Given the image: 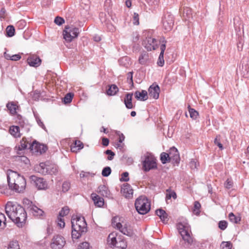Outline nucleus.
Here are the masks:
<instances>
[{
    "label": "nucleus",
    "instance_id": "774afa93",
    "mask_svg": "<svg viewBox=\"0 0 249 249\" xmlns=\"http://www.w3.org/2000/svg\"><path fill=\"white\" fill-rule=\"evenodd\" d=\"M133 72L132 71L129 72L127 74V80H129V83H131L132 85H133Z\"/></svg>",
    "mask_w": 249,
    "mask_h": 249
},
{
    "label": "nucleus",
    "instance_id": "1a4fd4ad",
    "mask_svg": "<svg viewBox=\"0 0 249 249\" xmlns=\"http://www.w3.org/2000/svg\"><path fill=\"white\" fill-rule=\"evenodd\" d=\"M162 24L165 32L172 30L174 24V18L173 15L170 13H166L162 18Z\"/></svg>",
    "mask_w": 249,
    "mask_h": 249
},
{
    "label": "nucleus",
    "instance_id": "052dcab7",
    "mask_svg": "<svg viewBox=\"0 0 249 249\" xmlns=\"http://www.w3.org/2000/svg\"><path fill=\"white\" fill-rule=\"evenodd\" d=\"M225 187L227 189H231L233 185V182L232 180L229 178H228L225 183Z\"/></svg>",
    "mask_w": 249,
    "mask_h": 249
},
{
    "label": "nucleus",
    "instance_id": "c9c22d12",
    "mask_svg": "<svg viewBox=\"0 0 249 249\" xmlns=\"http://www.w3.org/2000/svg\"><path fill=\"white\" fill-rule=\"evenodd\" d=\"M148 59V54L147 53H142L139 58V63L142 65H144L146 63Z\"/></svg>",
    "mask_w": 249,
    "mask_h": 249
},
{
    "label": "nucleus",
    "instance_id": "4468645a",
    "mask_svg": "<svg viewBox=\"0 0 249 249\" xmlns=\"http://www.w3.org/2000/svg\"><path fill=\"white\" fill-rule=\"evenodd\" d=\"M239 69L241 74L244 77H249V59L248 57L243 58L241 61Z\"/></svg>",
    "mask_w": 249,
    "mask_h": 249
},
{
    "label": "nucleus",
    "instance_id": "20e7f679",
    "mask_svg": "<svg viewBox=\"0 0 249 249\" xmlns=\"http://www.w3.org/2000/svg\"><path fill=\"white\" fill-rule=\"evenodd\" d=\"M135 207L139 213L145 214L150 210V202L145 196H141L135 200Z\"/></svg>",
    "mask_w": 249,
    "mask_h": 249
},
{
    "label": "nucleus",
    "instance_id": "7c9ffc66",
    "mask_svg": "<svg viewBox=\"0 0 249 249\" xmlns=\"http://www.w3.org/2000/svg\"><path fill=\"white\" fill-rule=\"evenodd\" d=\"M10 133L15 138L19 137L20 133L19 132V127L18 126L13 125L10 127Z\"/></svg>",
    "mask_w": 249,
    "mask_h": 249
},
{
    "label": "nucleus",
    "instance_id": "e433bc0d",
    "mask_svg": "<svg viewBox=\"0 0 249 249\" xmlns=\"http://www.w3.org/2000/svg\"><path fill=\"white\" fill-rule=\"evenodd\" d=\"M6 36L8 37H12L15 35V29L13 25H9L6 29Z\"/></svg>",
    "mask_w": 249,
    "mask_h": 249
},
{
    "label": "nucleus",
    "instance_id": "13d9d810",
    "mask_svg": "<svg viewBox=\"0 0 249 249\" xmlns=\"http://www.w3.org/2000/svg\"><path fill=\"white\" fill-rule=\"evenodd\" d=\"M129 173L127 172H124L122 174V177L120 179L121 181H128L129 180V178H128Z\"/></svg>",
    "mask_w": 249,
    "mask_h": 249
},
{
    "label": "nucleus",
    "instance_id": "a211bd4d",
    "mask_svg": "<svg viewBox=\"0 0 249 249\" xmlns=\"http://www.w3.org/2000/svg\"><path fill=\"white\" fill-rule=\"evenodd\" d=\"M160 88L157 84H153L148 89L149 96L155 99H158L159 97Z\"/></svg>",
    "mask_w": 249,
    "mask_h": 249
},
{
    "label": "nucleus",
    "instance_id": "bb28decb",
    "mask_svg": "<svg viewBox=\"0 0 249 249\" xmlns=\"http://www.w3.org/2000/svg\"><path fill=\"white\" fill-rule=\"evenodd\" d=\"M6 107L11 114L14 115L17 113V110L19 107L17 103L15 102H9L6 104Z\"/></svg>",
    "mask_w": 249,
    "mask_h": 249
},
{
    "label": "nucleus",
    "instance_id": "c85d7f7f",
    "mask_svg": "<svg viewBox=\"0 0 249 249\" xmlns=\"http://www.w3.org/2000/svg\"><path fill=\"white\" fill-rule=\"evenodd\" d=\"M98 192L103 196L108 197L110 195V191L108 188L104 185H100L98 188Z\"/></svg>",
    "mask_w": 249,
    "mask_h": 249
},
{
    "label": "nucleus",
    "instance_id": "4be33fe9",
    "mask_svg": "<svg viewBox=\"0 0 249 249\" xmlns=\"http://www.w3.org/2000/svg\"><path fill=\"white\" fill-rule=\"evenodd\" d=\"M84 147L83 143L80 140H75L73 143L71 145V152L77 153Z\"/></svg>",
    "mask_w": 249,
    "mask_h": 249
},
{
    "label": "nucleus",
    "instance_id": "f257e3e1",
    "mask_svg": "<svg viewBox=\"0 0 249 249\" xmlns=\"http://www.w3.org/2000/svg\"><path fill=\"white\" fill-rule=\"evenodd\" d=\"M5 212L9 218L18 227H22L27 219L25 208L17 203L8 202L5 206Z\"/></svg>",
    "mask_w": 249,
    "mask_h": 249
},
{
    "label": "nucleus",
    "instance_id": "473e14b6",
    "mask_svg": "<svg viewBox=\"0 0 249 249\" xmlns=\"http://www.w3.org/2000/svg\"><path fill=\"white\" fill-rule=\"evenodd\" d=\"M115 247L121 249H125L127 247L126 242L123 238L118 237Z\"/></svg>",
    "mask_w": 249,
    "mask_h": 249
},
{
    "label": "nucleus",
    "instance_id": "69168bd1",
    "mask_svg": "<svg viewBox=\"0 0 249 249\" xmlns=\"http://www.w3.org/2000/svg\"><path fill=\"white\" fill-rule=\"evenodd\" d=\"M189 166L192 169H195L197 167V163L195 160L192 159L189 162Z\"/></svg>",
    "mask_w": 249,
    "mask_h": 249
},
{
    "label": "nucleus",
    "instance_id": "79ce46f5",
    "mask_svg": "<svg viewBox=\"0 0 249 249\" xmlns=\"http://www.w3.org/2000/svg\"><path fill=\"white\" fill-rule=\"evenodd\" d=\"M7 249H20L19 245L17 241H12L9 243Z\"/></svg>",
    "mask_w": 249,
    "mask_h": 249
},
{
    "label": "nucleus",
    "instance_id": "dca6fc26",
    "mask_svg": "<svg viewBox=\"0 0 249 249\" xmlns=\"http://www.w3.org/2000/svg\"><path fill=\"white\" fill-rule=\"evenodd\" d=\"M116 228L124 234L129 237H132L134 235L133 230L130 226L125 224L123 227L122 224L119 222L116 223Z\"/></svg>",
    "mask_w": 249,
    "mask_h": 249
},
{
    "label": "nucleus",
    "instance_id": "ddd939ff",
    "mask_svg": "<svg viewBox=\"0 0 249 249\" xmlns=\"http://www.w3.org/2000/svg\"><path fill=\"white\" fill-rule=\"evenodd\" d=\"M142 45L148 51L155 50L158 47V41L151 37H147L143 41Z\"/></svg>",
    "mask_w": 249,
    "mask_h": 249
},
{
    "label": "nucleus",
    "instance_id": "4c0bfd02",
    "mask_svg": "<svg viewBox=\"0 0 249 249\" xmlns=\"http://www.w3.org/2000/svg\"><path fill=\"white\" fill-rule=\"evenodd\" d=\"M28 142L26 138H23L20 142V144L18 146V150L19 151L26 149Z\"/></svg>",
    "mask_w": 249,
    "mask_h": 249
},
{
    "label": "nucleus",
    "instance_id": "7ed1b4c3",
    "mask_svg": "<svg viewBox=\"0 0 249 249\" xmlns=\"http://www.w3.org/2000/svg\"><path fill=\"white\" fill-rule=\"evenodd\" d=\"M71 223V237L73 239H77L87 232V224L84 216L73 215Z\"/></svg>",
    "mask_w": 249,
    "mask_h": 249
},
{
    "label": "nucleus",
    "instance_id": "9b49d317",
    "mask_svg": "<svg viewBox=\"0 0 249 249\" xmlns=\"http://www.w3.org/2000/svg\"><path fill=\"white\" fill-rule=\"evenodd\" d=\"M65 244V239L62 236L56 235L52 239L51 247L52 249H62Z\"/></svg>",
    "mask_w": 249,
    "mask_h": 249
},
{
    "label": "nucleus",
    "instance_id": "f3484780",
    "mask_svg": "<svg viewBox=\"0 0 249 249\" xmlns=\"http://www.w3.org/2000/svg\"><path fill=\"white\" fill-rule=\"evenodd\" d=\"M27 63L31 67H37L41 63V59L35 54L30 55L27 59Z\"/></svg>",
    "mask_w": 249,
    "mask_h": 249
},
{
    "label": "nucleus",
    "instance_id": "8fccbe9b",
    "mask_svg": "<svg viewBox=\"0 0 249 249\" xmlns=\"http://www.w3.org/2000/svg\"><path fill=\"white\" fill-rule=\"evenodd\" d=\"M23 204L24 205L25 209L26 208L28 211L30 210V208L32 205H34L33 202L27 198L23 199Z\"/></svg>",
    "mask_w": 249,
    "mask_h": 249
},
{
    "label": "nucleus",
    "instance_id": "0eeeda50",
    "mask_svg": "<svg viewBox=\"0 0 249 249\" xmlns=\"http://www.w3.org/2000/svg\"><path fill=\"white\" fill-rule=\"evenodd\" d=\"M38 169L39 170L38 172L43 175H56L58 173L57 166L54 164H50L49 161L41 162Z\"/></svg>",
    "mask_w": 249,
    "mask_h": 249
},
{
    "label": "nucleus",
    "instance_id": "f03ea898",
    "mask_svg": "<svg viewBox=\"0 0 249 249\" xmlns=\"http://www.w3.org/2000/svg\"><path fill=\"white\" fill-rule=\"evenodd\" d=\"M7 178L9 189L16 193L23 192L26 186V181L23 176L12 170H8Z\"/></svg>",
    "mask_w": 249,
    "mask_h": 249
},
{
    "label": "nucleus",
    "instance_id": "bf43d9fd",
    "mask_svg": "<svg viewBox=\"0 0 249 249\" xmlns=\"http://www.w3.org/2000/svg\"><path fill=\"white\" fill-rule=\"evenodd\" d=\"M70 188V183L69 182L65 181L63 182L62 186V191L63 192H67Z\"/></svg>",
    "mask_w": 249,
    "mask_h": 249
},
{
    "label": "nucleus",
    "instance_id": "4d7b16f0",
    "mask_svg": "<svg viewBox=\"0 0 249 249\" xmlns=\"http://www.w3.org/2000/svg\"><path fill=\"white\" fill-rule=\"evenodd\" d=\"M64 22L65 20L64 18L58 16L56 17L54 20V22L59 26L61 25L63 23H64Z\"/></svg>",
    "mask_w": 249,
    "mask_h": 249
},
{
    "label": "nucleus",
    "instance_id": "5701e85b",
    "mask_svg": "<svg viewBox=\"0 0 249 249\" xmlns=\"http://www.w3.org/2000/svg\"><path fill=\"white\" fill-rule=\"evenodd\" d=\"M134 95L138 100L144 101L148 98L147 92L145 90H142L141 92L137 90L134 93Z\"/></svg>",
    "mask_w": 249,
    "mask_h": 249
},
{
    "label": "nucleus",
    "instance_id": "a878e982",
    "mask_svg": "<svg viewBox=\"0 0 249 249\" xmlns=\"http://www.w3.org/2000/svg\"><path fill=\"white\" fill-rule=\"evenodd\" d=\"M156 215L160 217L163 223H166L168 220V214L163 209H158L155 211Z\"/></svg>",
    "mask_w": 249,
    "mask_h": 249
},
{
    "label": "nucleus",
    "instance_id": "58836bf2",
    "mask_svg": "<svg viewBox=\"0 0 249 249\" xmlns=\"http://www.w3.org/2000/svg\"><path fill=\"white\" fill-rule=\"evenodd\" d=\"M73 95V93L71 92L67 93L63 99V101L64 104H67L70 103L72 100Z\"/></svg>",
    "mask_w": 249,
    "mask_h": 249
},
{
    "label": "nucleus",
    "instance_id": "f704fd0d",
    "mask_svg": "<svg viewBox=\"0 0 249 249\" xmlns=\"http://www.w3.org/2000/svg\"><path fill=\"white\" fill-rule=\"evenodd\" d=\"M188 108L190 117L193 120H196L198 116V112L195 109L191 108L189 105Z\"/></svg>",
    "mask_w": 249,
    "mask_h": 249
},
{
    "label": "nucleus",
    "instance_id": "09e8293b",
    "mask_svg": "<svg viewBox=\"0 0 249 249\" xmlns=\"http://www.w3.org/2000/svg\"><path fill=\"white\" fill-rule=\"evenodd\" d=\"M56 222L57 223V226L60 228H63L65 227V223L63 217H59V216H58Z\"/></svg>",
    "mask_w": 249,
    "mask_h": 249
},
{
    "label": "nucleus",
    "instance_id": "603ef678",
    "mask_svg": "<svg viewBox=\"0 0 249 249\" xmlns=\"http://www.w3.org/2000/svg\"><path fill=\"white\" fill-rule=\"evenodd\" d=\"M231 244L230 242H222L220 247L221 249H231Z\"/></svg>",
    "mask_w": 249,
    "mask_h": 249
},
{
    "label": "nucleus",
    "instance_id": "cd10ccee",
    "mask_svg": "<svg viewBox=\"0 0 249 249\" xmlns=\"http://www.w3.org/2000/svg\"><path fill=\"white\" fill-rule=\"evenodd\" d=\"M29 211L35 216H40L43 215L44 213V211L36 205H32L30 210Z\"/></svg>",
    "mask_w": 249,
    "mask_h": 249
},
{
    "label": "nucleus",
    "instance_id": "2eb2a0df",
    "mask_svg": "<svg viewBox=\"0 0 249 249\" xmlns=\"http://www.w3.org/2000/svg\"><path fill=\"white\" fill-rule=\"evenodd\" d=\"M161 43L160 46V53L158 60L157 64L159 66L162 67L164 64V60L163 58L164 53L166 49V40L164 37H161L159 41Z\"/></svg>",
    "mask_w": 249,
    "mask_h": 249
},
{
    "label": "nucleus",
    "instance_id": "aec40b11",
    "mask_svg": "<svg viewBox=\"0 0 249 249\" xmlns=\"http://www.w3.org/2000/svg\"><path fill=\"white\" fill-rule=\"evenodd\" d=\"M121 192L126 198H130L133 196V190L131 186L127 183L124 184L121 188Z\"/></svg>",
    "mask_w": 249,
    "mask_h": 249
},
{
    "label": "nucleus",
    "instance_id": "a18cd8bd",
    "mask_svg": "<svg viewBox=\"0 0 249 249\" xmlns=\"http://www.w3.org/2000/svg\"><path fill=\"white\" fill-rule=\"evenodd\" d=\"M69 208L68 206L63 207L62 210L59 212L58 216L59 217H63L64 216L67 215L69 213Z\"/></svg>",
    "mask_w": 249,
    "mask_h": 249
},
{
    "label": "nucleus",
    "instance_id": "6e6d98bb",
    "mask_svg": "<svg viewBox=\"0 0 249 249\" xmlns=\"http://www.w3.org/2000/svg\"><path fill=\"white\" fill-rule=\"evenodd\" d=\"M77 249H90V247L89 243L85 242L79 245Z\"/></svg>",
    "mask_w": 249,
    "mask_h": 249
},
{
    "label": "nucleus",
    "instance_id": "e2e57ef3",
    "mask_svg": "<svg viewBox=\"0 0 249 249\" xmlns=\"http://www.w3.org/2000/svg\"><path fill=\"white\" fill-rule=\"evenodd\" d=\"M133 18V24L135 25H139V16L138 14H137L136 13H134Z\"/></svg>",
    "mask_w": 249,
    "mask_h": 249
},
{
    "label": "nucleus",
    "instance_id": "6e6552de",
    "mask_svg": "<svg viewBox=\"0 0 249 249\" xmlns=\"http://www.w3.org/2000/svg\"><path fill=\"white\" fill-rule=\"evenodd\" d=\"M156 160L152 157L147 156L145 160L142 161V169L145 172H148L151 169L157 168Z\"/></svg>",
    "mask_w": 249,
    "mask_h": 249
},
{
    "label": "nucleus",
    "instance_id": "338daca9",
    "mask_svg": "<svg viewBox=\"0 0 249 249\" xmlns=\"http://www.w3.org/2000/svg\"><path fill=\"white\" fill-rule=\"evenodd\" d=\"M6 11L4 7L0 8V19L4 18L6 16Z\"/></svg>",
    "mask_w": 249,
    "mask_h": 249
},
{
    "label": "nucleus",
    "instance_id": "680f3d73",
    "mask_svg": "<svg viewBox=\"0 0 249 249\" xmlns=\"http://www.w3.org/2000/svg\"><path fill=\"white\" fill-rule=\"evenodd\" d=\"M171 197H173L174 199H176L177 198V195L176 193L174 191L170 192L169 193L166 194V199H170Z\"/></svg>",
    "mask_w": 249,
    "mask_h": 249
},
{
    "label": "nucleus",
    "instance_id": "a19ab883",
    "mask_svg": "<svg viewBox=\"0 0 249 249\" xmlns=\"http://www.w3.org/2000/svg\"><path fill=\"white\" fill-rule=\"evenodd\" d=\"M229 218L230 220L234 223H238L241 220V217L236 216L233 213H229Z\"/></svg>",
    "mask_w": 249,
    "mask_h": 249
},
{
    "label": "nucleus",
    "instance_id": "3c124183",
    "mask_svg": "<svg viewBox=\"0 0 249 249\" xmlns=\"http://www.w3.org/2000/svg\"><path fill=\"white\" fill-rule=\"evenodd\" d=\"M214 143L215 145H217L220 150L223 149V146L222 144L220 142V136H216L214 140Z\"/></svg>",
    "mask_w": 249,
    "mask_h": 249
},
{
    "label": "nucleus",
    "instance_id": "393cba45",
    "mask_svg": "<svg viewBox=\"0 0 249 249\" xmlns=\"http://www.w3.org/2000/svg\"><path fill=\"white\" fill-rule=\"evenodd\" d=\"M132 93H127L125 95L124 100V103L126 107L128 109H132L134 107L132 102Z\"/></svg>",
    "mask_w": 249,
    "mask_h": 249
},
{
    "label": "nucleus",
    "instance_id": "c03bdc74",
    "mask_svg": "<svg viewBox=\"0 0 249 249\" xmlns=\"http://www.w3.org/2000/svg\"><path fill=\"white\" fill-rule=\"evenodd\" d=\"M111 173V169L109 166L105 167L102 171V175L104 177H108Z\"/></svg>",
    "mask_w": 249,
    "mask_h": 249
},
{
    "label": "nucleus",
    "instance_id": "c756f323",
    "mask_svg": "<svg viewBox=\"0 0 249 249\" xmlns=\"http://www.w3.org/2000/svg\"><path fill=\"white\" fill-rule=\"evenodd\" d=\"M109 88L107 90L106 93L109 96L115 95L118 91L119 89L115 84H112L108 86Z\"/></svg>",
    "mask_w": 249,
    "mask_h": 249
},
{
    "label": "nucleus",
    "instance_id": "412c9836",
    "mask_svg": "<svg viewBox=\"0 0 249 249\" xmlns=\"http://www.w3.org/2000/svg\"><path fill=\"white\" fill-rule=\"evenodd\" d=\"M179 13L185 20L190 21V19L192 18V10L189 7H181L179 9Z\"/></svg>",
    "mask_w": 249,
    "mask_h": 249
},
{
    "label": "nucleus",
    "instance_id": "ea45409f",
    "mask_svg": "<svg viewBox=\"0 0 249 249\" xmlns=\"http://www.w3.org/2000/svg\"><path fill=\"white\" fill-rule=\"evenodd\" d=\"M6 225V217L3 213H0V230L4 229Z\"/></svg>",
    "mask_w": 249,
    "mask_h": 249
},
{
    "label": "nucleus",
    "instance_id": "0e129e2a",
    "mask_svg": "<svg viewBox=\"0 0 249 249\" xmlns=\"http://www.w3.org/2000/svg\"><path fill=\"white\" fill-rule=\"evenodd\" d=\"M16 122L19 124L21 127H23L24 123L21 115H18Z\"/></svg>",
    "mask_w": 249,
    "mask_h": 249
},
{
    "label": "nucleus",
    "instance_id": "423d86ee",
    "mask_svg": "<svg viewBox=\"0 0 249 249\" xmlns=\"http://www.w3.org/2000/svg\"><path fill=\"white\" fill-rule=\"evenodd\" d=\"M80 33L79 29L73 26H66L63 32V37L67 42H71L77 38Z\"/></svg>",
    "mask_w": 249,
    "mask_h": 249
},
{
    "label": "nucleus",
    "instance_id": "49530a36",
    "mask_svg": "<svg viewBox=\"0 0 249 249\" xmlns=\"http://www.w3.org/2000/svg\"><path fill=\"white\" fill-rule=\"evenodd\" d=\"M99 18L102 23H104L106 24H108V21L107 17V15L104 12H101L99 14Z\"/></svg>",
    "mask_w": 249,
    "mask_h": 249
},
{
    "label": "nucleus",
    "instance_id": "9d476101",
    "mask_svg": "<svg viewBox=\"0 0 249 249\" xmlns=\"http://www.w3.org/2000/svg\"><path fill=\"white\" fill-rule=\"evenodd\" d=\"M31 183L36 186L38 190H45L47 188V183L42 178L33 175L30 177Z\"/></svg>",
    "mask_w": 249,
    "mask_h": 249
},
{
    "label": "nucleus",
    "instance_id": "6ab92c4d",
    "mask_svg": "<svg viewBox=\"0 0 249 249\" xmlns=\"http://www.w3.org/2000/svg\"><path fill=\"white\" fill-rule=\"evenodd\" d=\"M169 153L171 161L172 160L174 163L178 164L180 161V157L178 149L175 147H172L170 149Z\"/></svg>",
    "mask_w": 249,
    "mask_h": 249
},
{
    "label": "nucleus",
    "instance_id": "f8f14e48",
    "mask_svg": "<svg viewBox=\"0 0 249 249\" xmlns=\"http://www.w3.org/2000/svg\"><path fill=\"white\" fill-rule=\"evenodd\" d=\"M29 145V149L32 153H39L40 154H41L45 153L47 150L46 145L39 143L36 140H34Z\"/></svg>",
    "mask_w": 249,
    "mask_h": 249
},
{
    "label": "nucleus",
    "instance_id": "37998d69",
    "mask_svg": "<svg viewBox=\"0 0 249 249\" xmlns=\"http://www.w3.org/2000/svg\"><path fill=\"white\" fill-rule=\"evenodd\" d=\"M201 207L200 203L198 201H195L194 203L193 213L194 214L198 215L200 213V208Z\"/></svg>",
    "mask_w": 249,
    "mask_h": 249
},
{
    "label": "nucleus",
    "instance_id": "72a5a7b5",
    "mask_svg": "<svg viewBox=\"0 0 249 249\" xmlns=\"http://www.w3.org/2000/svg\"><path fill=\"white\" fill-rule=\"evenodd\" d=\"M118 238L116 237V233L112 232L110 233L107 238L108 242H110V244L113 246H116Z\"/></svg>",
    "mask_w": 249,
    "mask_h": 249
},
{
    "label": "nucleus",
    "instance_id": "5fc2aeb1",
    "mask_svg": "<svg viewBox=\"0 0 249 249\" xmlns=\"http://www.w3.org/2000/svg\"><path fill=\"white\" fill-rule=\"evenodd\" d=\"M105 153L108 155L107 158L108 160H111L113 159L114 157L115 156V153L113 152H112L111 150H107L105 152Z\"/></svg>",
    "mask_w": 249,
    "mask_h": 249
},
{
    "label": "nucleus",
    "instance_id": "39448f33",
    "mask_svg": "<svg viewBox=\"0 0 249 249\" xmlns=\"http://www.w3.org/2000/svg\"><path fill=\"white\" fill-rule=\"evenodd\" d=\"M178 229L182 239L188 245H191L194 241L193 238L191 236L190 227L188 224H183L179 223L178 225Z\"/></svg>",
    "mask_w": 249,
    "mask_h": 249
},
{
    "label": "nucleus",
    "instance_id": "de8ad7c7",
    "mask_svg": "<svg viewBox=\"0 0 249 249\" xmlns=\"http://www.w3.org/2000/svg\"><path fill=\"white\" fill-rule=\"evenodd\" d=\"M34 116L36 118V121L38 124L39 126H40L42 129H43L44 130L47 131L46 128L44 124L41 121V119H40L39 116L38 114H36L34 113Z\"/></svg>",
    "mask_w": 249,
    "mask_h": 249
},
{
    "label": "nucleus",
    "instance_id": "2f4dec72",
    "mask_svg": "<svg viewBox=\"0 0 249 249\" xmlns=\"http://www.w3.org/2000/svg\"><path fill=\"white\" fill-rule=\"evenodd\" d=\"M160 160L162 164H165L171 161V157L170 153L162 152L160 155Z\"/></svg>",
    "mask_w": 249,
    "mask_h": 249
},
{
    "label": "nucleus",
    "instance_id": "b1692460",
    "mask_svg": "<svg viewBox=\"0 0 249 249\" xmlns=\"http://www.w3.org/2000/svg\"><path fill=\"white\" fill-rule=\"evenodd\" d=\"M91 196L96 206L101 207L104 205V199L102 197L95 193H92Z\"/></svg>",
    "mask_w": 249,
    "mask_h": 249
},
{
    "label": "nucleus",
    "instance_id": "864d4df0",
    "mask_svg": "<svg viewBox=\"0 0 249 249\" xmlns=\"http://www.w3.org/2000/svg\"><path fill=\"white\" fill-rule=\"evenodd\" d=\"M228 226V223L225 220L220 221L218 223V227L221 230H225Z\"/></svg>",
    "mask_w": 249,
    "mask_h": 249
}]
</instances>
